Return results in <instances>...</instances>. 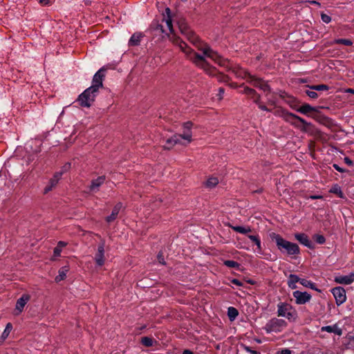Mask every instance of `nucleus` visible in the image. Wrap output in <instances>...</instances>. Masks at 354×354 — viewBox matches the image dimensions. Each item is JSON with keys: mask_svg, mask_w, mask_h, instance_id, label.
<instances>
[{"mask_svg": "<svg viewBox=\"0 0 354 354\" xmlns=\"http://www.w3.org/2000/svg\"><path fill=\"white\" fill-rule=\"evenodd\" d=\"M192 127V123L191 122H187L183 124V131L181 134H185L187 133H189L192 136L191 128Z\"/></svg>", "mask_w": 354, "mask_h": 354, "instance_id": "nucleus-38", "label": "nucleus"}, {"mask_svg": "<svg viewBox=\"0 0 354 354\" xmlns=\"http://www.w3.org/2000/svg\"><path fill=\"white\" fill-rule=\"evenodd\" d=\"M121 208H122V203H117L114 206L111 215L106 218V221L108 223L113 222L117 218Z\"/></svg>", "mask_w": 354, "mask_h": 354, "instance_id": "nucleus-18", "label": "nucleus"}, {"mask_svg": "<svg viewBox=\"0 0 354 354\" xmlns=\"http://www.w3.org/2000/svg\"><path fill=\"white\" fill-rule=\"evenodd\" d=\"M57 183H53V180H50L48 185H46V187L44 189V194H47L48 192L51 191L57 185Z\"/></svg>", "mask_w": 354, "mask_h": 354, "instance_id": "nucleus-40", "label": "nucleus"}, {"mask_svg": "<svg viewBox=\"0 0 354 354\" xmlns=\"http://www.w3.org/2000/svg\"><path fill=\"white\" fill-rule=\"evenodd\" d=\"M296 239L304 245L306 246L308 248H313V244L311 241L309 239L308 236L304 233H299L295 234Z\"/></svg>", "mask_w": 354, "mask_h": 354, "instance_id": "nucleus-17", "label": "nucleus"}, {"mask_svg": "<svg viewBox=\"0 0 354 354\" xmlns=\"http://www.w3.org/2000/svg\"><path fill=\"white\" fill-rule=\"evenodd\" d=\"M30 297L28 294H24L20 298H19L16 303V307L15 310V315H19L24 310L25 305L30 300Z\"/></svg>", "mask_w": 354, "mask_h": 354, "instance_id": "nucleus-14", "label": "nucleus"}, {"mask_svg": "<svg viewBox=\"0 0 354 354\" xmlns=\"http://www.w3.org/2000/svg\"><path fill=\"white\" fill-rule=\"evenodd\" d=\"M332 293L337 306H340L345 302L346 299V291L342 287H335L333 288Z\"/></svg>", "mask_w": 354, "mask_h": 354, "instance_id": "nucleus-11", "label": "nucleus"}, {"mask_svg": "<svg viewBox=\"0 0 354 354\" xmlns=\"http://www.w3.org/2000/svg\"><path fill=\"white\" fill-rule=\"evenodd\" d=\"M321 18L322 20L326 24H328L331 21V17L325 13L321 14Z\"/></svg>", "mask_w": 354, "mask_h": 354, "instance_id": "nucleus-46", "label": "nucleus"}, {"mask_svg": "<svg viewBox=\"0 0 354 354\" xmlns=\"http://www.w3.org/2000/svg\"><path fill=\"white\" fill-rule=\"evenodd\" d=\"M292 295L295 298L296 304L299 305L308 302L311 299V295L307 292L296 290L293 292Z\"/></svg>", "mask_w": 354, "mask_h": 354, "instance_id": "nucleus-12", "label": "nucleus"}, {"mask_svg": "<svg viewBox=\"0 0 354 354\" xmlns=\"http://www.w3.org/2000/svg\"><path fill=\"white\" fill-rule=\"evenodd\" d=\"M39 2L43 5H47L49 0H38Z\"/></svg>", "mask_w": 354, "mask_h": 354, "instance_id": "nucleus-58", "label": "nucleus"}, {"mask_svg": "<svg viewBox=\"0 0 354 354\" xmlns=\"http://www.w3.org/2000/svg\"><path fill=\"white\" fill-rule=\"evenodd\" d=\"M240 87H243V90L242 91H240L239 93H243V94H245L248 95V92H246V88H250V87L247 86H245L244 84H242L241 85L239 86Z\"/></svg>", "mask_w": 354, "mask_h": 354, "instance_id": "nucleus-54", "label": "nucleus"}, {"mask_svg": "<svg viewBox=\"0 0 354 354\" xmlns=\"http://www.w3.org/2000/svg\"><path fill=\"white\" fill-rule=\"evenodd\" d=\"M218 183V179L216 177H211L206 181V186L209 188L214 187Z\"/></svg>", "mask_w": 354, "mask_h": 354, "instance_id": "nucleus-34", "label": "nucleus"}, {"mask_svg": "<svg viewBox=\"0 0 354 354\" xmlns=\"http://www.w3.org/2000/svg\"><path fill=\"white\" fill-rule=\"evenodd\" d=\"M191 142L192 135L189 133L185 134H174L172 137L166 140L165 145L163 146V148L165 149H170L177 144L187 145Z\"/></svg>", "mask_w": 354, "mask_h": 354, "instance_id": "nucleus-5", "label": "nucleus"}, {"mask_svg": "<svg viewBox=\"0 0 354 354\" xmlns=\"http://www.w3.org/2000/svg\"><path fill=\"white\" fill-rule=\"evenodd\" d=\"M187 39L196 47L198 50H201L204 55L213 59L220 65H223L224 62L218 53L214 51L209 46L203 44L196 34L191 30L185 35Z\"/></svg>", "mask_w": 354, "mask_h": 354, "instance_id": "nucleus-3", "label": "nucleus"}, {"mask_svg": "<svg viewBox=\"0 0 354 354\" xmlns=\"http://www.w3.org/2000/svg\"><path fill=\"white\" fill-rule=\"evenodd\" d=\"M311 4H314V5H318V6H320V3L316 1H311L310 2Z\"/></svg>", "mask_w": 354, "mask_h": 354, "instance_id": "nucleus-61", "label": "nucleus"}, {"mask_svg": "<svg viewBox=\"0 0 354 354\" xmlns=\"http://www.w3.org/2000/svg\"><path fill=\"white\" fill-rule=\"evenodd\" d=\"M259 106V108L263 111H270V109H269L268 108H267L266 106L262 104L260 102V100L259 101V104H257Z\"/></svg>", "mask_w": 354, "mask_h": 354, "instance_id": "nucleus-51", "label": "nucleus"}, {"mask_svg": "<svg viewBox=\"0 0 354 354\" xmlns=\"http://www.w3.org/2000/svg\"><path fill=\"white\" fill-rule=\"evenodd\" d=\"M274 114L276 116L282 118L286 122L290 123L294 127L299 129L302 132H307L308 130V127L312 126L310 122H308L304 118L292 113L288 112L287 110L279 108L277 109Z\"/></svg>", "mask_w": 354, "mask_h": 354, "instance_id": "nucleus-2", "label": "nucleus"}, {"mask_svg": "<svg viewBox=\"0 0 354 354\" xmlns=\"http://www.w3.org/2000/svg\"><path fill=\"white\" fill-rule=\"evenodd\" d=\"M239 315L238 310L234 307H229L227 310V316L230 321L234 320Z\"/></svg>", "mask_w": 354, "mask_h": 354, "instance_id": "nucleus-30", "label": "nucleus"}, {"mask_svg": "<svg viewBox=\"0 0 354 354\" xmlns=\"http://www.w3.org/2000/svg\"><path fill=\"white\" fill-rule=\"evenodd\" d=\"M296 111L304 115H308L310 112L315 111L316 109L308 104H304L299 109H296Z\"/></svg>", "mask_w": 354, "mask_h": 354, "instance_id": "nucleus-21", "label": "nucleus"}, {"mask_svg": "<svg viewBox=\"0 0 354 354\" xmlns=\"http://www.w3.org/2000/svg\"><path fill=\"white\" fill-rule=\"evenodd\" d=\"M272 239L275 241L278 249L281 252H286L288 255L299 254L300 250L297 244L285 240L279 234L274 233Z\"/></svg>", "mask_w": 354, "mask_h": 354, "instance_id": "nucleus-4", "label": "nucleus"}, {"mask_svg": "<svg viewBox=\"0 0 354 354\" xmlns=\"http://www.w3.org/2000/svg\"><path fill=\"white\" fill-rule=\"evenodd\" d=\"M140 342L142 345L147 347H150L153 346L154 343H156V341L152 337H142L141 338Z\"/></svg>", "mask_w": 354, "mask_h": 354, "instance_id": "nucleus-26", "label": "nucleus"}, {"mask_svg": "<svg viewBox=\"0 0 354 354\" xmlns=\"http://www.w3.org/2000/svg\"><path fill=\"white\" fill-rule=\"evenodd\" d=\"M169 40L178 46L180 49L187 55L196 66L203 68L206 71L207 73L211 74V71L214 68L209 66V64L205 59V57L193 51V50L187 46V44L183 41L180 37L176 35L169 37Z\"/></svg>", "mask_w": 354, "mask_h": 354, "instance_id": "nucleus-1", "label": "nucleus"}, {"mask_svg": "<svg viewBox=\"0 0 354 354\" xmlns=\"http://www.w3.org/2000/svg\"><path fill=\"white\" fill-rule=\"evenodd\" d=\"M224 93V88H218V96H219V99H222L223 97V94Z\"/></svg>", "mask_w": 354, "mask_h": 354, "instance_id": "nucleus-56", "label": "nucleus"}, {"mask_svg": "<svg viewBox=\"0 0 354 354\" xmlns=\"http://www.w3.org/2000/svg\"><path fill=\"white\" fill-rule=\"evenodd\" d=\"M344 161L346 165L349 166H352L353 165V161L348 157H345L344 158Z\"/></svg>", "mask_w": 354, "mask_h": 354, "instance_id": "nucleus-55", "label": "nucleus"}, {"mask_svg": "<svg viewBox=\"0 0 354 354\" xmlns=\"http://www.w3.org/2000/svg\"><path fill=\"white\" fill-rule=\"evenodd\" d=\"M142 37V35L141 33L136 32V33L133 34L129 41V46H138L140 44V39Z\"/></svg>", "mask_w": 354, "mask_h": 354, "instance_id": "nucleus-22", "label": "nucleus"}, {"mask_svg": "<svg viewBox=\"0 0 354 354\" xmlns=\"http://www.w3.org/2000/svg\"><path fill=\"white\" fill-rule=\"evenodd\" d=\"M165 11L167 15H169L170 9L169 8H167ZM163 21L165 22L169 32H173L174 29H173V25H172V21H171V17L169 15H168L167 18H164Z\"/></svg>", "mask_w": 354, "mask_h": 354, "instance_id": "nucleus-27", "label": "nucleus"}, {"mask_svg": "<svg viewBox=\"0 0 354 354\" xmlns=\"http://www.w3.org/2000/svg\"><path fill=\"white\" fill-rule=\"evenodd\" d=\"M246 92H248V96L252 99L255 104H259V101L261 99V95L257 93L254 89L252 88H246Z\"/></svg>", "mask_w": 354, "mask_h": 354, "instance_id": "nucleus-23", "label": "nucleus"}, {"mask_svg": "<svg viewBox=\"0 0 354 354\" xmlns=\"http://www.w3.org/2000/svg\"><path fill=\"white\" fill-rule=\"evenodd\" d=\"M154 30L156 31H158L160 32H162V33L165 32L163 28L162 25L158 24H156V27H155Z\"/></svg>", "mask_w": 354, "mask_h": 354, "instance_id": "nucleus-49", "label": "nucleus"}, {"mask_svg": "<svg viewBox=\"0 0 354 354\" xmlns=\"http://www.w3.org/2000/svg\"><path fill=\"white\" fill-rule=\"evenodd\" d=\"M277 315L279 317H284L289 321H295L297 318V313L291 305L286 302H280L277 305Z\"/></svg>", "mask_w": 354, "mask_h": 354, "instance_id": "nucleus-7", "label": "nucleus"}, {"mask_svg": "<svg viewBox=\"0 0 354 354\" xmlns=\"http://www.w3.org/2000/svg\"><path fill=\"white\" fill-rule=\"evenodd\" d=\"M287 324L283 319L272 318L266 324L264 329L268 333L281 332Z\"/></svg>", "mask_w": 354, "mask_h": 354, "instance_id": "nucleus-8", "label": "nucleus"}, {"mask_svg": "<svg viewBox=\"0 0 354 354\" xmlns=\"http://www.w3.org/2000/svg\"><path fill=\"white\" fill-rule=\"evenodd\" d=\"M104 247L105 241L102 240L98 245L97 252L95 257V262L99 266H102L104 263Z\"/></svg>", "mask_w": 354, "mask_h": 354, "instance_id": "nucleus-13", "label": "nucleus"}, {"mask_svg": "<svg viewBox=\"0 0 354 354\" xmlns=\"http://www.w3.org/2000/svg\"><path fill=\"white\" fill-rule=\"evenodd\" d=\"M301 279L299 278L296 274H290L288 277V287L290 288L291 289H296L297 288L296 283L297 282L300 283Z\"/></svg>", "mask_w": 354, "mask_h": 354, "instance_id": "nucleus-20", "label": "nucleus"}, {"mask_svg": "<svg viewBox=\"0 0 354 354\" xmlns=\"http://www.w3.org/2000/svg\"><path fill=\"white\" fill-rule=\"evenodd\" d=\"M256 341H257V342H258V343H261V340H259V339H257Z\"/></svg>", "mask_w": 354, "mask_h": 354, "instance_id": "nucleus-62", "label": "nucleus"}, {"mask_svg": "<svg viewBox=\"0 0 354 354\" xmlns=\"http://www.w3.org/2000/svg\"><path fill=\"white\" fill-rule=\"evenodd\" d=\"M288 104L290 105V106L296 111V109H299V103L297 102V101L295 99V98H290L288 101Z\"/></svg>", "mask_w": 354, "mask_h": 354, "instance_id": "nucleus-39", "label": "nucleus"}, {"mask_svg": "<svg viewBox=\"0 0 354 354\" xmlns=\"http://www.w3.org/2000/svg\"><path fill=\"white\" fill-rule=\"evenodd\" d=\"M323 196L321 195H311L309 196V198L311 199H318V198H322Z\"/></svg>", "mask_w": 354, "mask_h": 354, "instance_id": "nucleus-57", "label": "nucleus"}, {"mask_svg": "<svg viewBox=\"0 0 354 354\" xmlns=\"http://www.w3.org/2000/svg\"><path fill=\"white\" fill-rule=\"evenodd\" d=\"M321 330L322 331H326L328 333H335L337 335H341L342 334V330L337 326V324L323 326Z\"/></svg>", "mask_w": 354, "mask_h": 354, "instance_id": "nucleus-19", "label": "nucleus"}, {"mask_svg": "<svg viewBox=\"0 0 354 354\" xmlns=\"http://www.w3.org/2000/svg\"><path fill=\"white\" fill-rule=\"evenodd\" d=\"M179 29L182 34L185 35L188 31L190 30L187 24L184 19H180L178 22Z\"/></svg>", "mask_w": 354, "mask_h": 354, "instance_id": "nucleus-28", "label": "nucleus"}, {"mask_svg": "<svg viewBox=\"0 0 354 354\" xmlns=\"http://www.w3.org/2000/svg\"><path fill=\"white\" fill-rule=\"evenodd\" d=\"M346 93H352V94H354V89L353 88H347L346 91H345Z\"/></svg>", "mask_w": 354, "mask_h": 354, "instance_id": "nucleus-59", "label": "nucleus"}, {"mask_svg": "<svg viewBox=\"0 0 354 354\" xmlns=\"http://www.w3.org/2000/svg\"><path fill=\"white\" fill-rule=\"evenodd\" d=\"M63 174V172H60V171H57L56 172L53 177L50 179L53 180V183H57L59 182V179L61 178V176H62Z\"/></svg>", "mask_w": 354, "mask_h": 354, "instance_id": "nucleus-44", "label": "nucleus"}, {"mask_svg": "<svg viewBox=\"0 0 354 354\" xmlns=\"http://www.w3.org/2000/svg\"><path fill=\"white\" fill-rule=\"evenodd\" d=\"M335 281L339 284H351L354 281V273L352 272L348 275L336 277Z\"/></svg>", "mask_w": 354, "mask_h": 354, "instance_id": "nucleus-16", "label": "nucleus"}, {"mask_svg": "<svg viewBox=\"0 0 354 354\" xmlns=\"http://www.w3.org/2000/svg\"><path fill=\"white\" fill-rule=\"evenodd\" d=\"M276 354H291V351L288 348H283L278 351Z\"/></svg>", "mask_w": 354, "mask_h": 354, "instance_id": "nucleus-50", "label": "nucleus"}, {"mask_svg": "<svg viewBox=\"0 0 354 354\" xmlns=\"http://www.w3.org/2000/svg\"><path fill=\"white\" fill-rule=\"evenodd\" d=\"M71 168V163L70 162H66L61 169V170L59 171L60 172H63V174H64L65 172H66L67 171H68Z\"/></svg>", "mask_w": 354, "mask_h": 354, "instance_id": "nucleus-47", "label": "nucleus"}, {"mask_svg": "<svg viewBox=\"0 0 354 354\" xmlns=\"http://www.w3.org/2000/svg\"><path fill=\"white\" fill-rule=\"evenodd\" d=\"M240 347L241 348H243V350H245V351L251 353V354H261L259 352L257 351H254V350H252L251 349V348L250 346H248L243 344H241L240 345Z\"/></svg>", "mask_w": 354, "mask_h": 354, "instance_id": "nucleus-42", "label": "nucleus"}, {"mask_svg": "<svg viewBox=\"0 0 354 354\" xmlns=\"http://www.w3.org/2000/svg\"><path fill=\"white\" fill-rule=\"evenodd\" d=\"M157 258H158V260L159 261L160 263L162 264V265H165V261L164 260V257H163V254L160 252L157 256Z\"/></svg>", "mask_w": 354, "mask_h": 354, "instance_id": "nucleus-48", "label": "nucleus"}, {"mask_svg": "<svg viewBox=\"0 0 354 354\" xmlns=\"http://www.w3.org/2000/svg\"><path fill=\"white\" fill-rule=\"evenodd\" d=\"M245 78L251 85L262 90L264 92L269 93L271 91V88L268 84L261 78L257 77L250 73L245 74Z\"/></svg>", "mask_w": 354, "mask_h": 354, "instance_id": "nucleus-9", "label": "nucleus"}, {"mask_svg": "<svg viewBox=\"0 0 354 354\" xmlns=\"http://www.w3.org/2000/svg\"><path fill=\"white\" fill-rule=\"evenodd\" d=\"M99 91L92 89L88 87L86 88L82 93H81L78 98L77 101L80 103V105L83 107H90L93 102L95 101V97L97 96Z\"/></svg>", "mask_w": 354, "mask_h": 354, "instance_id": "nucleus-6", "label": "nucleus"}, {"mask_svg": "<svg viewBox=\"0 0 354 354\" xmlns=\"http://www.w3.org/2000/svg\"><path fill=\"white\" fill-rule=\"evenodd\" d=\"M330 192L337 195L341 198H343L344 197V193L342 192L341 187L337 185H335L330 189Z\"/></svg>", "mask_w": 354, "mask_h": 354, "instance_id": "nucleus-33", "label": "nucleus"}, {"mask_svg": "<svg viewBox=\"0 0 354 354\" xmlns=\"http://www.w3.org/2000/svg\"><path fill=\"white\" fill-rule=\"evenodd\" d=\"M333 44H343L345 46H351L353 42L348 39H337L333 41Z\"/></svg>", "mask_w": 354, "mask_h": 354, "instance_id": "nucleus-35", "label": "nucleus"}, {"mask_svg": "<svg viewBox=\"0 0 354 354\" xmlns=\"http://www.w3.org/2000/svg\"><path fill=\"white\" fill-rule=\"evenodd\" d=\"M313 239L319 244H324L326 241L325 237L321 234H315Z\"/></svg>", "mask_w": 354, "mask_h": 354, "instance_id": "nucleus-41", "label": "nucleus"}, {"mask_svg": "<svg viewBox=\"0 0 354 354\" xmlns=\"http://www.w3.org/2000/svg\"><path fill=\"white\" fill-rule=\"evenodd\" d=\"M333 167H334L337 171H339V172L343 173V172H346V171H347V170H346V169H343V168L340 167H339L338 165H337V164H333Z\"/></svg>", "mask_w": 354, "mask_h": 354, "instance_id": "nucleus-52", "label": "nucleus"}, {"mask_svg": "<svg viewBox=\"0 0 354 354\" xmlns=\"http://www.w3.org/2000/svg\"><path fill=\"white\" fill-rule=\"evenodd\" d=\"M231 283L236 285V286H243V283L241 281H240L239 280L236 279H233L232 281H231Z\"/></svg>", "mask_w": 354, "mask_h": 354, "instance_id": "nucleus-53", "label": "nucleus"}, {"mask_svg": "<svg viewBox=\"0 0 354 354\" xmlns=\"http://www.w3.org/2000/svg\"><path fill=\"white\" fill-rule=\"evenodd\" d=\"M68 271V268L66 266L62 267L58 272V275L56 276L55 280L56 282L64 280L66 277V273Z\"/></svg>", "mask_w": 354, "mask_h": 354, "instance_id": "nucleus-24", "label": "nucleus"}, {"mask_svg": "<svg viewBox=\"0 0 354 354\" xmlns=\"http://www.w3.org/2000/svg\"><path fill=\"white\" fill-rule=\"evenodd\" d=\"M224 265L228 268H239L240 264L232 260H227L224 261Z\"/></svg>", "mask_w": 354, "mask_h": 354, "instance_id": "nucleus-37", "label": "nucleus"}, {"mask_svg": "<svg viewBox=\"0 0 354 354\" xmlns=\"http://www.w3.org/2000/svg\"><path fill=\"white\" fill-rule=\"evenodd\" d=\"M106 71V68L102 67L94 75L92 80V85L90 88L99 91V88L103 87V80L105 77Z\"/></svg>", "mask_w": 354, "mask_h": 354, "instance_id": "nucleus-10", "label": "nucleus"}, {"mask_svg": "<svg viewBox=\"0 0 354 354\" xmlns=\"http://www.w3.org/2000/svg\"><path fill=\"white\" fill-rule=\"evenodd\" d=\"M105 180L106 178L104 176H101L97 178L96 179L92 180L91 185L89 186L90 191L93 192H97L99 190V187L102 184H104Z\"/></svg>", "mask_w": 354, "mask_h": 354, "instance_id": "nucleus-15", "label": "nucleus"}, {"mask_svg": "<svg viewBox=\"0 0 354 354\" xmlns=\"http://www.w3.org/2000/svg\"><path fill=\"white\" fill-rule=\"evenodd\" d=\"M305 93L308 97H310L312 99H317L318 97V94L314 90H307L305 91Z\"/></svg>", "mask_w": 354, "mask_h": 354, "instance_id": "nucleus-45", "label": "nucleus"}, {"mask_svg": "<svg viewBox=\"0 0 354 354\" xmlns=\"http://www.w3.org/2000/svg\"><path fill=\"white\" fill-rule=\"evenodd\" d=\"M310 89L314 91H328L329 89V86L326 84H318V85H313L309 86Z\"/></svg>", "mask_w": 354, "mask_h": 354, "instance_id": "nucleus-36", "label": "nucleus"}, {"mask_svg": "<svg viewBox=\"0 0 354 354\" xmlns=\"http://www.w3.org/2000/svg\"><path fill=\"white\" fill-rule=\"evenodd\" d=\"M300 283L304 286V287H306V288H310L313 290H318L319 291L318 289L316 288L315 287V283L310 281H308L306 279H301V281H300Z\"/></svg>", "mask_w": 354, "mask_h": 354, "instance_id": "nucleus-32", "label": "nucleus"}, {"mask_svg": "<svg viewBox=\"0 0 354 354\" xmlns=\"http://www.w3.org/2000/svg\"><path fill=\"white\" fill-rule=\"evenodd\" d=\"M12 328V324L10 323L7 324L6 328L2 334V336L3 337H6L10 333Z\"/></svg>", "mask_w": 354, "mask_h": 354, "instance_id": "nucleus-43", "label": "nucleus"}, {"mask_svg": "<svg viewBox=\"0 0 354 354\" xmlns=\"http://www.w3.org/2000/svg\"><path fill=\"white\" fill-rule=\"evenodd\" d=\"M248 238L255 243L257 248L258 253H261V240L258 235H248Z\"/></svg>", "mask_w": 354, "mask_h": 354, "instance_id": "nucleus-25", "label": "nucleus"}, {"mask_svg": "<svg viewBox=\"0 0 354 354\" xmlns=\"http://www.w3.org/2000/svg\"><path fill=\"white\" fill-rule=\"evenodd\" d=\"M183 354H194L190 350L186 349L183 352Z\"/></svg>", "mask_w": 354, "mask_h": 354, "instance_id": "nucleus-60", "label": "nucleus"}, {"mask_svg": "<svg viewBox=\"0 0 354 354\" xmlns=\"http://www.w3.org/2000/svg\"><path fill=\"white\" fill-rule=\"evenodd\" d=\"M231 227L234 231L243 234H245L252 231L250 227H245L242 226H231Z\"/></svg>", "mask_w": 354, "mask_h": 354, "instance_id": "nucleus-29", "label": "nucleus"}, {"mask_svg": "<svg viewBox=\"0 0 354 354\" xmlns=\"http://www.w3.org/2000/svg\"><path fill=\"white\" fill-rule=\"evenodd\" d=\"M66 245V243L64 241H59L57 247L55 248L53 253L54 256L59 257L61 254L62 250Z\"/></svg>", "mask_w": 354, "mask_h": 354, "instance_id": "nucleus-31", "label": "nucleus"}]
</instances>
